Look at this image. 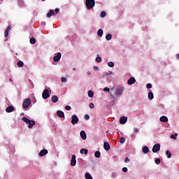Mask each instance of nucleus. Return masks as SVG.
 <instances>
[{
	"label": "nucleus",
	"instance_id": "nucleus-1",
	"mask_svg": "<svg viewBox=\"0 0 179 179\" xmlns=\"http://www.w3.org/2000/svg\"><path fill=\"white\" fill-rule=\"evenodd\" d=\"M85 5L87 6V9L90 10V9H93V8H94L96 1L94 0H86Z\"/></svg>",
	"mask_w": 179,
	"mask_h": 179
},
{
	"label": "nucleus",
	"instance_id": "nucleus-2",
	"mask_svg": "<svg viewBox=\"0 0 179 179\" xmlns=\"http://www.w3.org/2000/svg\"><path fill=\"white\" fill-rule=\"evenodd\" d=\"M22 121H24V122H26V124H28V128L31 129L33 128V127H34V125H36V122L34 120H31L27 117H22Z\"/></svg>",
	"mask_w": 179,
	"mask_h": 179
},
{
	"label": "nucleus",
	"instance_id": "nucleus-3",
	"mask_svg": "<svg viewBox=\"0 0 179 179\" xmlns=\"http://www.w3.org/2000/svg\"><path fill=\"white\" fill-rule=\"evenodd\" d=\"M124 87H120L119 88H117L115 92V96L116 97H118V96H122V94L124 93Z\"/></svg>",
	"mask_w": 179,
	"mask_h": 179
},
{
	"label": "nucleus",
	"instance_id": "nucleus-4",
	"mask_svg": "<svg viewBox=\"0 0 179 179\" xmlns=\"http://www.w3.org/2000/svg\"><path fill=\"white\" fill-rule=\"evenodd\" d=\"M31 103V101L30 100L29 98L25 99L22 103L23 108H29V107H30Z\"/></svg>",
	"mask_w": 179,
	"mask_h": 179
},
{
	"label": "nucleus",
	"instance_id": "nucleus-5",
	"mask_svg": "<svg viewBox=\"0 0 179 179\" xmlns=\"http://www.w3.org/2000/svg\"><path fill=\"white\" fill-rule=\"evenodd\" d=\"M59 12V8H56L54 10H50L49 13L47 14V17H50V16H54V15H57Z\"/></svg>",
	"mask_w": 179,
	"mask_h": 179
},
{
	"label": "nucleus",
	"instance_id": "nucleus-6",
	"mask_svg": "<svg viewBox=\"0 0 179 179\" xmlns=\"http://www.w3.org/2000/svg\"><path fill=\"white\" fill-rule=\"evenodd\" d=\"M42 97L43 99H44V100H47V99L50 97V90H48V89H45L43 90Z\"/></svg>",
	"mask_w": 179,
	"mask_h": 179
},
{
	"label": "nucleus",
	"instance_id": "nucleus-7",
	"mask_svg": "<svg viewBox=\"0 0 179 179\" xmlns=\"http://www.w3.org/2000/svg\"><path fill=\"white\" fill-rule=\"evenodd\" d=\"M79 122V117H78V115H73L71 117V124L73 125H75V124H78Z\"/></svg>",
	"mask_w": 179,
	"mask_h": 179
},
{
	"label": "nucleus",
	"instance_id": "nucleus-8",
	"mask_svg": "<svg viewBox=\"0 0 179 179\" xmlns=\"http://www.w3.org/2000/svg\"><path fill=\"white\" fill-rule=\"evenodd\" d=\"M160 150V143L155 144L152 148L153 153H157Z\"/></svg>",
	"mask_w": 179,
	"mask_h": 179
},
{
	"label": "nucleus",
	"instance_id": "nucleus-9",
	"mask_svg": "<svg viewBox=\"0 0 179 179\" xmlns=\"http://www.w3.org/2000/svg\"><path fill=\"white\" fill-rule=\"evenodd\" d=\"M70 165L71 166V167L76 166V155H72Z\"/></svg>",
	"mask_w": 179,
	"mask_h": 179
},
{
	"label": "nucleus",
	"instance_id": "nucleus-10",
	"mask_svg": "<svg viewBox=\"0 0 179 179\" xmlns=\"http://www.w3.org/2000/svg\"><path fill=\"white\" fill-rule=\"evenodd\" d=\"M61 57H62V55H61V52H58L53 58L54 62H59V59H61Z\"/></svg>",
	"mask_w": 179,
	"mask_h": 179
},
{
	"label": "nucleus",
	"instance_id": "nucleus-11",
	"mask_svg": "<svg viewBox=\"0 0 179 179\" xmlns=\"http://www.w3.org/2000/svg\"><path fill=\"white\" fill-rule=\"evenodd\" d=\"M127 121H128V117H125V116H122L120 117V124H122V125H124V124H127Z\"/></svg>",
	"mask_w": 179,
	"mask_h": 179
},
{
	"label": "nucleus",
	"instance_id": "nucleus-12",
	"mask_svg": "<svg viewBox=\"0 0 179 179\" xmlns=\"http://www.w3.org/2000/svg\"><path fill=\"white\" fill-rule=\"evenodd\" d=\"M48 154V150H41V152L38 154V156H40V157H43V156H45V155Z\"/></svg>",
	"mask_w": 179,
	"mask_h": 179
},
{
	"label": "nucleus",
	"instance_id": "nucleus-13",
	"mask_svg": "<svg viewBox=\"0 0 179 179\" xmlns=\"http://www.w3.org/2000/svg\"><path fill=\"white\" fill-rule=\"evenodd\" d=\"M57 115L60 118H65V113L62 110H57Z\"/></svg>",
	"mask_w": 179,
	"mask_h": 179
},
{
	"label": "nucleus",
	"instance_id": "nucleus-14",
	"mask_svg": "<svg viewBox=\"0 0 179 179\" xmlns=\"http://www.w3.org/2000/svg\"><path fill=\"white\" fill-rule=\"evenodd\" d=\"M80 136L82 138V139H83V141L86 140V138H87V136L86 135V132H85V131L83 130L80 131Z\"/></svg>",
	"mask_w": 179,
	"mask_h": 179
},
{
	"label": "nucleus",
	"instance_id": "nucleus-15",
	"mask_svg": "<svg viewBox=\"0 0 179 179\" xmlns=\"http://www.w3.org/2000/svg\"><path fill=\"white\" fill-rule=\"evenodd\" d=\"M135 82H136V80L135 79V78L131 77L128 80H127V83L129 85H134V83H135Z\"/></svg>",
	"mask_w": 179,
	"mask_h": 179
},
{
	"label": "nucleus",
	"instance_id": "nucleus-16",
	"mask_svg": "<svg viewBox=\"0 0 179 179\" xmlns=\"http://www.w3.org/2000/svg\"><path fill=\"white\" fill-rule=\"evenodd\" d=\"M10 29H12V27H10V25H9L5 30V37H8L9 36V31L10 30Z\"/></svg>",
	"mask_w": 179,
	"mask_h": 179
},
{
	"label": "nucleus",
	"instance_id": "nucleus-17",
	"mask_svg": "<svg viewBox=\"0 0 179 179\" xmlns=\"http://www.w3.org/2000/svg\"><path fill=\"white\" fill-rule=\"evenodd\" d=\"M14 110H15V108H13V106H12L7 107L6 109V113H12Z\"/></svg>",
	"mask_w": 179,
	"mask_h": 179
},
{
	"label": "nucleus",
	"instance_id": "nucleus-18",
	"mask_svg": "<svg viewBox=\"0 0 179 179\" xmlns=\"http://www.w3.org/2000/svg\"><path fill=\"white\" fill-rule=\"evenodd\" d=\"M159 121H161V122H167L169 121V118H167L166 116H162L159 118Z\"/></svg>",
	"mask_w": 179,
	"mask_h": 179
},
{
	"label": "nucleus",
	"instance_id": "nucleus-19",
	"mask_svg": "<svg viewBox=\"0 0 179 179\" xmlns=\"http://www.w3.org/2000/svg\"><path fill=\"white\" fill-rule=\"evenodd\" d=\"M103 148L105 150H108L110 149V144L107 141H105L103 143Z\"/></svg>",
	"mask_w": 179,
	"mask_h": 179
},
{
	"label": "nucleus",
	"instance_id": "nucleus-20",
	"mask_svg": "<svg viewBox=\"0 0 179 179\" xmlns=\"http://www.w3.org/2000/svg\"><path fill=\"white\" fill-rule=\"evenodd\" d=\"M89 152V150H87V149H84V148H82L80 150V153H81V155H87V152Z\"/></svg>",
	"mask_w": 179,
	"mask_h": 179
},
{
	"label": "nucleus",
	"instance_id": "nucleus-21",
	"mask_svg": "<svg viewBox=\"0 0 179 179\" xmlns=\"http://www.w3.org/2000/svg\"><path fill=\"white\" fill-rule=\"evenodd\" d=\"M52 103H57L58 101V96L57 95H54L52 96Z\"/></svg>",
	"mask_w": 179,
	"mask_h": 179
},
{
	"label": "nucleus",
	"instance_id": "nucleus-22",
	"mask_svg": "<svg viewBox=\"0 0 179 179\" xmlns=\"http://www.w3.org/2000/svg\"><path fill=\"white\" fill-rule=\"evenodd\" d=\"M85 179H93V177L89 173H85Z\"/></svg>",
	"mask_w": 179,
	"mask_h": 179
},
{
	"label": "nucleus",
	"instance_id": "nucleus-23",
	"mask_svg": "<svg viewBox=\"0 0 179 179\" xmlns=\"http://www.w3.org/2000/svg\"><path fill=\"white\" fill-rule=\"evenodd\" d=\"M110 75H113V71H107L105 73H103V76L104 78L106 76H109Z\"/></svg>",
	"mask_w": 179,
	"mask_h": 179
},
{
	"label": "nucleus",
	"instance_id": "nucleus-24",
	"mask_svg": "<svg viewBox=\"0 0 179 179\" xmlns=\"http://www.w3.org/2000/svg\"><path fill=\"white\" fill-rule=\"evenodd\" d=\"M103 92H107L108 93H109V94H110V96H111V97H114V96H113V94H111V93L110 92V88H108V87H105V88H103Z\"/></svg>",
	"mask_w": 179,
	"mask_h": 179
},
{
	"label": "nucleus",
	"instance_id": "nucleus-25",
	"mask_svg": "<svg viewBox=\"0 0 179 179\" xmlns=\"http://www.w3.org/2000/svg\"><path fill=\"white\" fill-rule=\"evenodd\" d=\"M99 37H103V29H100L97 31Z\"/></svg>",
	"mask_w": 179,
	"mask_h": 179
},
{
	"label": "nucleus",
	"instance_id": "nucleus-26",
	"mask_svg": "<svg viewBox=\"0 0 179 179\" xmlns=\"http://www.w3.org/2000/svg\"><path fill=\"white\" fill-rule=\"evenodd\" d=\"M113 38V35L111 34H108L106 36V39L108 40V41H110Z\"/></svg>",
	"mask_w": 179,
	"mask_h": 179
},
{
	"label": "nucleus",
	"instance_id": "nucleus-27",
	"mask_svg": "<svg viewBox=\"0 0 179 179\" xmlns=\"http://www.w3.org/2000/svg\"><path fill=\"white\" fill-rule=\"evenodd\" d=\"M153 98H154L153 92H150L148 93V99H149L150 100H153Z\"/></svg>",
	"mask_w": 179,
	"mask_h": 179
},
{
	"label": "nucleus",
	"instance_id": "nucleus-28",
	"mask_svg": "<svg viewBox=\"0 0 179 179\" xmlns=\"http://www.w3.org/2000/svg\"><path fill=\"white\" fill-rule=\"evenodd\" d=\"M94 156L95 157H96L97 159L100 158V156H101V153H100L99 151H96L94 153Z\"/></svg>",
	"mask_w": 179,
	"mask_h": 179
},
{
	"label": "nucleus",
	"instance_id": "nucleus-29",
	"mask_svg": "<svg viewBox=\"0 0 179 179\" xmlns=\"http://www.w3.org/2000/svg\"><path fill=\"white\" fill-rule=\"evenodd\" d=\"M93 96H94V92H93V91H92V90H90L88 92V97L92 98V97H93Z\"/></svg>",
	"mask_w": 179,
	"mask_h": 179
},
{
	"label": "nucleus",
	"instance_id": "nucleus-30",
	"mask_svg": "<svg viewBox=\"0 0 179 179\" xmlns=\"http://www.w3.org/2000/svg\"><path fill=\"white\" fill-rule=\"evenodd\" d=\"M143 153H148V152H149V148H148V146L143 147Z\"/></svg>",
	"mask_w": 179,
	"mask_h": 179
},
{
	"label": "nucleus",
	"instance_id": "nucleus-31",
	"mask_svg": "<svg viewBox=\"0 0 179 179\" xmlns=\"http://www.w3.org/2000/svg\"><path fill=\"white\" fill-rule=\"evenodd\" d=\"M166 155L168 159H171V152H170V151L166 150Z\"/></svg>",
	"mask_w": 179,
	"mask_h": 179
},
{
	"label": "nucleus",
	"instance_id": "nucleus-32",
	"mask_svg": "<svg viewBox=\"0 0 179 179\" xmlns=\"http://www.w3.org/2000/svg\"><path fill=\"white\" fill-rule=\"evenodd\" d=\"M17 66H19L20 68H22V66H23V65H24V64L23 63V62L22 61H19L17 64Z\"/></svg>",
	"mask_w": 179,
	"mask_h": 179
},
{
	"label": "nucleus",
	"instance_id": "nucleus-33",
	"mask_svg": "<svg viewBox=\"0 0 179 179\" xmlns=\"http://www.w3.org/2000/svg\"><path fill=\"white\" fill-rule=\"evenodd\" d=\"M61 82H62V83H66V82H68V79H67L66 78H65V77H62V78H61Z\"/></svg>",
	"mask_w": 179,
	"mask_h": 179
},
{
	"label": "nucleus",
	"instance_id": "nucleus-34",
	"mask_svg": "<svg viewBox=\"0 0 179 179\" xmlns=\"http://www.w3.org/2000/svg\"><path fill=\"white\" fill-rule=\"evenodd\" d=\"M107 15V13H106V11H101V17H106V15Z\"/></svg>",
	"mask_w": 179,
	"mask_h": 179
},
{
	"label": "nucleus",
	"instance_id": "nucleus-35",
	"mask_svg": "<svg viewBox=\"0 0 179 179\" xmlns=\"http://www.w3.org/2000/svg\"><path fill=\"white\" fill-rule=\"evenodd\" d=\"M108 66H110V68H114V62H109L108 63Z\"/></svg>",
	"mask_w": 179,
	"mask_h": 179
},
{
	"label": "nucleus",
	"instance_id": "nucleus-36",
	"mask_svg": "<svg viewBox=\"0 0 179 179\" xmlns=\"http://www.w3.org/2000/svg\"><path fill=\"white\" fill-rule=\"evenodd\" d=\"M177 136H178V134L176 133L174 135H171V139H177Z\"/></svg>",
	"mask_w": 179,
	"mask_h": 179
},
{
	"label": "nucleus",
	"instance_id": "nucleus-37",
	"mask_svg": "<svg viewBox=\"0 0 179 179\" xmlns=\"http://www.w3.org/2000/svg\"><path fill=\"white\" fill-rule=\"evenodd\" d=\"M30 43H31V44H36V38H31L30 39Z\"/></svg>",
	"mask_w": 179,
	"mask_h": 179
},
{
	"label": "nucleus",
	"instance_id": "nucleus-38",
	"mask_svg": "<svg viewBox=\"0 0 179 179\" xmlns=\"http://www.w3.org/2000/svg\"><path fill=\"white\" fill-rule=\"evenodd\" d=\"M120 143H125V138L121 137L120 139Z\"/></svg>",
	"mask_w": 179,
	"mask_h": 179
},
{
	"label": "nucleus",
	"instance_id": "nucleus-39",
	"mask_svg": "<svg viewBox=\"0 0 179 179\" xmlns=\"http://www.w3.org/2000/svg\"><path fill=\"white\" fill-rule=\"evenodd\" d=\"M96 62H101V57H97L96 58Z\"/></svg>",
	"mask_w": 179,
	"mask_h": 179
},
{
	"label": "nucleus",
	"instance_id": "nucleus-40",
	"mask_svg": "<svg viewBox=\"0 0 179 179\" xmlns=\"http://www.w3.org/2000/svg\"><path fill=\"white\" fill-rule=\"evenodd\" d=\"M155 164H160V159L157 158L155 159Z\"/></svg>",
	"mask_w": 179,
	"mask_h": 179
},
{
	"label": "nucleus",
	"instance_id": "nucleus-41",
	"mask_svg": "<svg viewBox=\"0 0 179 179\" xmlns=\"http://www.w3.org/2000/svg\"><path fill=\"white\" fill-rule=\"evenodd\" d=\"M122 171H123V173H127V171H128V168H127V167H123V168H122Z\"/></svg>",
	"mask_w": 179,
	"mask_h": 179
},
{
	"label": "nucleus",
	"instance_id": "nucleus-42",
	"mask_svg": "<svg viewBox=\"0 0 179 179\" xmlns=\"http://www.w3.org/2000/svg\"><path fill=\"white\" fill-rule=\"evenodd\" d=\"M89 107L91 108H94V104L93 103H90L89 104Z\"/></svg>",
	"mask_w": 179,
	"mask_h": 179
},
{
	"label": "nucleus",
	"instance_id": "nucleus-43",
	"mask_svg": "<svg viewBox=\"0 0 179 179\" xmlns=\"http://www.w3.org/2000/svg\"><path fill=\"white\" fill-rule=\"evenodd\" d=\"M65 110H66L67 111H69V110H71V106H66Z\"/></svg>",
	"mask_w": 179,
	"mask_h": 179
},
{
	"label": "nucleus",
	"instance_id": "nucleus-44",
	"mask_svg": "<svg viewBox=\"0 0 179 179\" xmlns=\"http://www.w3.org/2000/svg\"><path fill=\"white\" fill-rule=\"evenodd\" d=\"M147 89H152V84L148 83L147 84Z\"/></svg>",
	"mask_w": 179,
	"mask_h": 179
},
{
	"label": "nucleus",
	"instance_id": "nucleus-45",
	"mask_svg": "<svg viewBox=\"0 0 179 179\" xmlns=\"http://www.w3.org/2000/svg\"><path fill=\"white\" fill-rule=\"evenodd\" d=\"M18 5H20V6H23V5H24V3L22 1H18Z\"/></svg>",
	"mask_w": 179,
	"mask_h": 179
},
{
	"label": "nucleus",
	"instance_id": "nucleus-46",
	"mask_svg": "<svg viewBox=\"0 0 179 179\" xmlns=\"http://www.w3.org/2000/svg\"><path fill=\"white\" fill-rule=\"evenodd\" d=\"M90 116H89V115H85V120H90Z\"/></svg>",
	"mask_w": 179,
	"mask_h": 179
},
{
	"label": "nucleus",
	"instance_id": "nucleus-47",
	"mask_svg": "<svg viewBox=\"0 0 179 179\" xmlns=\"http://www.w3.org/2000/svg\"><path fill=\"white\" fill-rule=\"evenodd\" d=\"M130 161L131 160L128 157H126V159H124L125 163H129Z\"/></svg>",
	"mask_w": 179,
	"mask_h": 179
},
{
	"label": "nucleus",
	"instance_id": "nucleus-48",
	"mask_svg": "<svg viewBox=\"0 0 179 179\" xmlns=\"http://www.w3.org/2000/svg\"><path fill=\"white\" fill-rule=\"evenodd\" d=\"M134 131L136 133V134H138V132H139V129L138 128H135Z\"/></svg>",
	"mask_w": 179,
	"mask_h": 179
},
{
	"label": "nucleus",
	"instance_id": "nucleus-49",
	"mask_svg": "<svg viewBox=\"0 0 179 179\" xmlns=\"http://www.w3.org/2000/svg\"><path fill=\"white\" fill-rule=\"evenodd\" d=\"M94 71H99V67H97V66H94Z\"/></svg>",
	"mask_w": 179,
	"mask_h": 179
},
{
	"label": "nucleus",
	"instance_id": "nucleus-50",
	"mask_svg": "<svg viewBox=\"0 0 179 179\" xmlns=\"http://www.w3.org/2000/svg\"><path fill=\"white\" fill-rule=\"evenodd\" d=\"M87 75H88V76L92 75V72L87 71Z\"/></svg>",
	"mask_w": 179,
	"mask_h": 179
},
{
	"label": "nucleus",
	"instance_id": "nucleus-51",
	"mask_svg": "<svg viewBox=\"0 0 179 179\" xmlns=\"http://www.w3.org/2000/svg\"><path fill=\"white\" fill-rule=\"evenodd\" d=\"M176 58H177V59H179V54H178V55H176Z\"/></svg>",
	"mask_w": 179,
	"mask_h": 179
},
{
	"label": "nucleus",
	"instance_id": "nucleus-52",
	"mask_svg": "<svg viewBox=\"0 0 179 179\" xmlns=\"http://www.w3.org/2000/svg\"><path fill=\"white\" fill-rule=\"evenodd\" d=\"M73 71H76V68H73Z\"/></svg>",
	"mask_w": 179,
	"mask_h": 179
},
{
	"label": "nucleus",
	"instance_id": "nucleus-53",
	"mask_svg": "<svg viewBox=\"0 0 179 179\" xmlns=\"http://www.w3.org/2000/svg\"><path fill=\"white\" fill-rule=\"evenodd\" d=\"M114 89H115V88H114V87H113V88H111V89H110V90H114Z\"/></svg>",
	"mask_w": 179,
	"mask_h": 179
},
{
	"label": "nucleus",
	"instance_id": "nucleus-54",
	"mask_svg": "<svg viewBox=\"0 0 179 179\" xmlns=\"http://www.w3.org/2000/svg\"><path fill=\"white\" fill-rule=\"evenodd\" d=\"M10 81L12 82V79L10 78Z\"/></svg>",
	"mask_w": 179,
	"mask_h": 179
},
{
	"label": "nucleus",
	"instance_id": "nucleus-55",
	"mask_svg": "<svg viewBox=\"0 0 179 179\" xmlns=\"http://www.w3.org/2000/svg\"><path fill=\"white\" fill-rule=\"evenodd\" d=\"M24 113H22V115H24Z\"/></svg>",
	"mask_w": 179,
	"mask_h": 179
},
{
	"label": "nucleus",
	"instance_id": "nucleus-56",
	"mask_svg": "<svg viewBox=\"0 0 179 179\" xmlns=\"http://www.w3.org/2000/svg\"><path fill=\"white\" fill-rule=\"evenodd\" d=\"M1 1H3V0H1Z\"/></svg>",
	"mask_w": 179,
	"mask_h": 179
}]
</instances>
